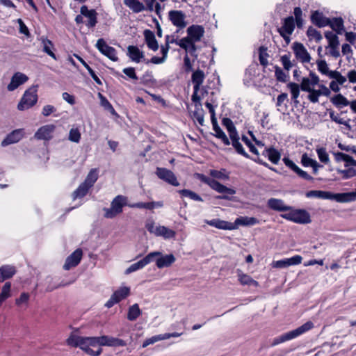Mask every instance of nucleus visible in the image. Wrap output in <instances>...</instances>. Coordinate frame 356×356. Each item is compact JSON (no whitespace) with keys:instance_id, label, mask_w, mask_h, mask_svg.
I'll return each instance as SVG.
<instances>
[{"instance_id":"nucleus-45","label":"nucleus","mask_w":356,"mask_h":356,"mask_svg":"<svg viewBox=\"0 0 356 356\" xmlns=\"http://www.w3.org/2000/svg\"><path fill=\"white\" fill-rule=\"evenodd\" d=\"M307 35L310 40H315L316 42H319L323 39L321 32L313 26H309L308 28L307 31Z\"/></svg>"},{"instance_id":"nucleus-57","label":"nucleus","mask_w":356,"mask_h":356,"mask_svg":"<svg viewBox=\"0 0 356 356\" xmlns=\"http://www.w3.org/2000/svg\"><path fill=\"white\" fill-rule=\"evenodd\" d=\"M346 76H343L339 71L334 70L330 74V78L335 80L340 86L343 85L347 81Z\"/></svg>"},{"instance_id":"nucleus-17","label":"nucleus","mask_w":356,"mask_h":356,"mask_svg":"<svg viewBox=\"0 0 356 356\" xmlns=\"http://www.w3.org/2000/svg\"><path fill=\"white\" fill-rule=\"evenodd\" d=\"M302 258L301 256L295 255L291 258L273 261L272 266L276 268H285L290 266L300 264L302 262Z\"/></svg>"},{"instance_id":"nucleus-29","label":"nucleus","mask_w":356,"mask_h":356,"mask_svg":"<svg viewBox=\"0 0 356 356\" xmlns=\"http://www.w3.org/2000/svg\"><path fill=\"white\" fill-rule=\"evenodd\" d=\"M195 103V110L193 112V118L196 120L200 125L204 126V111L202 108V104L200 103V98L197 97L196 101H193Z\"/></svg>"},{"instance_id":"nucleus-61","label":"nucleus","mask_w":356,"mask_h":356,"mask_svg":"<svg viewBox=\"0 0 356 356\" xmlns=\"http://www.w3.org/2000/svg\"><path fill=\"white\" fill-rule=\"evenodd\" d=\"M314 86L310 82L308 77H303L301 81L300 88L302 90L309 92L313 90Z\"/></svg>"},{"instance_id":"nucleus-58","label":"nucleus","mask_w":356,"mask_h":356,"mask_svg":"<svg viewBox=\"0 0 356 356\" xmlns=\"http://www.w3.org/2000/svg\"><path fill=\"white\" fill-rule=\"evenodd\" d=\"M316 153L319 160L324 163H328L330 161L329 155L326 152V149L323 147L318 148Z\"/></svg>"},{"instance_id":"nucleus-26","label":"nucleus","mask_w":356,"mask_h":356,"mask_svg":"<svg viewBox=\"0 0 356 356\" xmlns=\"http://www.w3.org/2000/svg\"><path fill=\"white\" fill-rule=\"evenodd\" d=\"M283 162L284 164L291 168L293 172H295L299 177L305 179V180H312L313 178L310 176L307 172L300 169L298 165H296L291 159L287 157L283 158Z\"/></svg>"},{"instance_id":"nucleus-38","label":"nucleus","mask_w":356,"mask_h":356,"mask_svg":"<svg viewBox=\"0 0 356 356\" xmlns=\"http://www.w3.org/2000/svg\"><path fill=\"white\" fill-rule=\"evenodd\" d=\"M149 259L150 256H147V254L143 259L131 264L129 268H127L125 270V274L128 275L143 268L145 266L149 264Z\"/></svg>"},{"instance_id":"nucleus-2","label":"nucleus","mask_w":356,"mask_h":356,"mask_svg":"<svg viewBox=\"0 0 356 356\" xmlns=\"http://www.w3.org/2000/svg\"><path fill=\"white\" fill-rule=\"evenodd\" d=\"M313 327L314 323L312 321H307L298 328L274 338L273 339L271 346H275L285 341L292 340L310 330Z\"/></svg>"},{"instance_id":"nucleus-44","label":"nucleus","mask_w":356,"mask_h":356,"mask_svg":"<svg viewBox=\"0 0 356 356\" xmlns=\"http://www.w3.org/2000/svg\"><path fill=\"white\" fill-rule=\"evenodd\" d=\"M232 140V144L238 154L243 155L246 158H250L248 154L244 150L241 143L239 142L238 136H235L232 138H230Z\"/></svg>"},{"instance_id":"nucleus-47","label":"nucleus","mask_w":356,"mask_h":356,"mask_svg":"<svg viewBox=\"0 0 356 356\" xmlns=\"http://www.w3.org/2000/svg\"><path fill=\"white\" fill-rule=\"evenodd\" d=\"M141 314L138 304H134L129 308L127 318L129 321H135Z\"/></svg>"},{"instance_id":"nucleus-8","label":"nucleus","mask_w":356,"mask_h":356,"mask_svg":"<svg viewBox=\"0 0 356 356\" xmlns=\"http://www.w3.org/2000/svg\"><path fill=\"white\" fill-rule=\"evenodd\" d=\"M295 29V20L293 17H288L283 20L282 25L278 29V32L280 35L284 38L286 44H289L291 41L290 36Z\"/></svg>"},{"instance_id":"nucleus-56","label":"nucleus","mask_w":356,"mask_h":356,"mask_svg":"<svg viewBox=\"0 0 356 356\" xmlns=\"http://www.w3.org/2000/svg\"><path fill=\"white\" fill-rule=\"evenodd\" d=\"M288 88L290 89L292 99L294 100V102L298 104V101L297 100L298 97L300 95V86L298 83H289L288 84Z\"/></svg>"},{"instance_id":"nucleus-34","label":"nucleus","mask_w":356,"mask_h":356,"mask_svg":"<svg viewBox=\"0 0 356 356\" xmlns=\"http://www.w3.org/2000/svg\"><path fill=\"white\" fill-rule=\"evenodd\" d=\"M127 55L131 60L136 63H140L142 59H145L144 53L140 51L138 47L130 45L127 47Z\"/></svg>"},{"instance_id":"nucleus-37","label":"nucleus","mask_w":356,"mask_h":356,"mask_svg":"<svg viewBox=\"0 0 356 356\" xmlns=\"http://www.w3.org/2000/svg\"><path fill=\"white\" fill-rule=\"evenodd\" d=\"M124 4L135 13L146 10V6L138 0H124Z\"/></svg>"},{"instance_id":"nucleus-1","label":"nucleus","mask_w":356,"mask_h":356,"mask_svg":"<svg viewBox=\"0 0 356 356\" xmlns=\"http://www.w3.org/2000/svg\"><path fill=\"white\" fill-rule=\"evenodd\" d=\"M67 343L72 347H79L92 356H99L102 351V349L98 347L97 337H82L71 334L67 339Z\"/></svg>"},{"instance_id":"nucleus-10","label":"nucleus","mask_w":356,"mask_h":356,"mask_svg":"<svg viewBox=\"0 0 356 356\" xmlns=\"http://www.w3.org/2000/svg\"><path fill=\"white\" fill-rule=\"evenodd\" d=\"M95 47L102 54L108 57L111 60H118V58L117 56L116 50L113 47L108 46L104 39H99L97 41Z\"/></svg>"},{"instance_id":"nucleus-16","label":"nucleus","mask_w":356,"mask_h":356,"mask_svg":"<svg viewBox=\"0 0 356 356\" xmlns=\"http://www.w3.org/2000/svg\"><path fill=\"white\" fill-rule=\"evenodd\" d=\"M98 341V347L101 346H125L126 342L120 339L110 337V336H101L97 337Z\"/></svg>"},{"instance_id":"nucleus-15","label":"nucleus","mask_w":356,"mask_h":356,"mask_svg":"<svg viewBox=\"0 0 356 356\" xmlns=\"http://www.w3.org/2000/svg\"><path fill=\"white\" fill-rule=\"evenodd\" d=\"M156 175L160 179L164 180L172 186H178L179 185V183L177 181L175 174L170 170L163 168H158L156 170Z\"/></svg>"},{"instance_id":"nucleus-18","label":"nucleus","mask_w":356,"mask_h":356,"mask_svg":"<svg viewBox=\"0 0 356 356\" xmlns=\"http://www.w3.org/2000/svg\"><path fill=\"white\" fill-rule=\"evenodd\" d=\"M310 19L313 24L319 28L327 26L330 23V18L325 16L320 10L312 11Z\"/></svg>"},{"instance_id":"nucleus-33","label":"nucleus","mask_w":356,"mask_h":356,"mask_svg":"<svg viewBox=\"0 0 356 356\" xmlns=\"http://www.w3.org/2000/svg\"><path fill=\"white\" fill-rule=\"evenodd\" d=\"M143 34L148 48L154 51H157L159 49V44L154 32L149 29H146L144 31Z\"/></svg>"},{"instance_id":"nucleus-11","label":"nucleus","mask_w":356,"mask_h":356,"mask_svg":"<svg viewBox=\"0 0 356 356\" xmlns=\"http://www.w3.org/2000/svg\"><path fill=\"white\" fill-rule=\"evenodd\" d=\"M202 181L207 184L212 189L220 193H227L234 195L236 193L235 190L228 188L216 180L202 176Z\"/></svg>"},{"instance_id":"nucleus-3","label":"nucleus","mask_w":356,"mask_h":356,"mask_svg":"<svg viewBox=\"0 0 356 356\" xmlns=\"http://www.w3.org/2000/svg\"><path fill=\"white\" fill-rule=\"evenodd\" d=\"M129 204L127 197L119 195H117L111 202L110 208H104V217L108 219L114 218L122 212L124 206Z\"/></svg>"},{"instance_id":"nucleus-48","label":"nucleus","mask_w":356,"mask_h":356,"mask_svg":"<svg viewBox=\"0 0 356 356\" xmlns=\"http://www.w3.org/2000/svg\"><path fill=\"white\" fill-rule=\"evenodd\" d=\"M268 154V160L272 162L274 164H277L281 159V154L280 152L274 148L273 147H269V152H267Z\"/></svg>"},{"instance_id":"nucleus-6","label":"nucleus","mask_w":356,"mask_h":356,"mask_svg":"<svg viewBox=\"0 0 356 356\" xmlns=\"http://www.w3.org/2000/svg\"><path fill=\"white\" fill-rule=\"evenodd\" d=\"M325 38L327 40V46L325 49L327 50L326 54L337 58L340 56L339 40V37L333 31H327L325 32Z\"/></svg>"},{"instance_id":"nucleus-39","label":"nucleus","mask_w":356,"mask_h":356,"mask_svg":"<svg viewBox=\"0 0 356 356\" xmlns=\"http://www.w3.org/2000/svg\"><path fill=\"white\" fill-rule=\"evenodd\" d=\"M331 102L338 108L347 106L350 104V102L341 94L334 95L331 98Z\"/></svg>"},{"instance_id":"nucleus-12","label":"nucleus","mask_w":356,"mask_h":356,"mask_svg":"<svg viewBox=\"0 0 356 356\" xmlns=\"http://www.w3.org/2000/svg\"><path fill=\"white\" fill-rule=\"evenodd\" d=\"M168 18L172 24L179 29L186 26V15L181 10H170L168 13Z\"/></svg>"},{"instance_id":"nucleus-54","label":"nucleus","mask_w":356,"mask_h":356,"mask_svg":"<svg viewBox=\"0 0 356 356\" xmlns=\"http://www.w3.org/2000/svg\"><path fill=\"white\" fill-rule=\"evenodd\" d=\"M318 70L324 75H327L330 78V74L334 70H330L328 65L325 60H318L316 61Z\"/></svg>"},{"instance_id":"nucleus-46","label":"nucleus","mask_w":356,"mask_h":356,"mask_svg":"<svg viewBox=\"0 0 356 356\" xmlns=\"http://www.w3.org/2000/svg\"><path fill=\"white\" fill-rule=\"evenodd\" d=\"M179 193L182 196L185 197H188L192 200L197 201V202H202V198L196 193L188 190V189H183L179 190Z\"/></svg>"},{"instance_id":"nucleus-28","label":"nucleus","mask_w":356,"mask_h":356,"mask_svg":"<svg viewBox=\"0 0 356 356\" xmlns=\"http://www.w3.org/2000/svg\"><path fill=\"white\" fill-rule=\"evenodd\" d=\"M204 33V29L200 25H192L187 29V37L195 42L200 41Z\"/></svg>"},{"instance_id":"nucleus-32","label":"nucleus","mask_w":356,"mask_h":356,"mask_svg":"<svg viewBox=\"0 0 356 356\" xmlns=\"http://www.w3.org/2000/svg\"><path fill=\"white\" fill-rule=\"evenodd\" d=\"M80 11L83 16L88 18L87 26L88 27H94L97 22L96 11L95 10H88L86 6H83Z\"/></svg>"},{"instance_id":"nucleus-41","label":"nucleus","mask_w":356,"mask_h":356,"mask_svg":"<svg viewBox=\"0 0 356 356\" xmlns=\"http://www.w3.org/2000/svg\"><path fill=\"white\" fill-rule=\"evenodd\" d=\"M98 179V170L96 168L91 169L88 174L85 181L83 182L91 188Z\"/></svg>"},{"instance_id":"nucleus-36","label":"nucleus","mask_w":356,"mask_h":356,"mask_svg":"<svg viewBox=\"0 0 356 356\" xmlns=\"http://www.w3.org/2000/svg\"><path fill=\"white\" fill-rule=\"evenodd\" d=\"M156 231V236L162 237L165 240L174 238L176 236L175 231L163 225H157Z\"/></svg>"},{"instance_id":"nucleus-20","label":"nucleus","mask_w":356,"mask_h":356,"mask_svg":"<svg viewBox=\"0 0 356 356\" xmlns=\"http://www.w3.org/2000/svg\"><path fill=\"white\" fill-rule=\"evenodd\" d=\"M82 254V250L81 249H76L69 257H67L65 260V263L63 265V268L67 270L76 266L81 261Z\"/></svg>"},{"instance_id":"nucleus-42","label":"nucleus","mask_w":356,"mask_h":356,"mask_svg":"<svg viewBox=\"0 0 356 356\" xmlns=\"http://www.w3.org/2000/svg\"><path fill=\"white\" fill-rule=\"evenodd\" d=\"M41 41L43 47V51L47 54L53 59L56 60L57 58L55 54L51 50L53 47V44L51 41L44 37L41 38Z\"/></svg>"},{"instance_id":"nucleus-62","label":"nucleus","mask_w":356,"mask_h":356,"mask_svg":"<svg viewBox=\"0 0 356 356\" xmlns=\"http://www.w3.org/2000/svg\"><path fill=\"white\" fill-rule=\"evenodd\" d=\"M210 175L217 179H227L229 178L228 175L226 173L225 170H212L210 171Z\"/></svg>"},{"instance_id":"nucleus-14","label":"nucleus","mask_w":356,"mask_h":356,"mask_svg":"<svg viewBox=\"0 0 356 356\" xmlns=\"http://www.w3.org/2000/svg\"><path fill=\"white\" fill-rule=\"evenodd\" d=\"M55 129L56 126L54 124L44 125L37 130L34 137L38 140H49L52 138V134Z\"/></svg>"},{"instance_id":"nucleus-22","label":"nucleus","mask_w":356,"mask_h":356,"mask_svg":"<svg viewBox=\"0 0 356 356\" xmlns=\"http://www.w3.org/2000/svg\"><path fill=\"white\" fill-rule=\"evenodd\" d=\"M28 76L22 73L16 72L13 74L11 78L10 83L7 86V89L9 91H13L17 89L20 85L28 81Z\"/></svg>"},{"instance_id":"nucleus-5","label":"nucleus","mask_w":356,"mask_h":356,"mask_svg":"<svg viewBox=\"0 0 356 356\" xmlns=\"http://www.w3.org/2000/svg\"><path fill=\"white\" fill-rule=\"evenodd\" d=\"M38 101L37 86H32L25 91L17 105L19 111H24L33 106Z\"/></svg>"},{"instance_id":"nucleus-21","label":"nucleus","mask_w":356,"mask_h":356,"mask_svg":"<svg viewBox=\"0 0 356 356\" xmlns=\"http://www.w3.org/2000/svg\"><path fill=\"white\" fill-rule=\"evenodd\" d=\"M24 129H15L8 134L7 136L2 140L1 145L5 147L10 144L16 143L24 137Z\"/></svg>"},{"instance_id":"nucleus-31","label":"nucleus","mask_w":356,"mask_h":356,"mask_svg":"<svg viewBox=\"0 0 356 356\" xmlns=\"http://www.w3.org/2000/svg\"><path fill=\"white\" fill-rule=\"evenodd\" d=\"M259 222V220L254 217L241 216L235 220L233 225L234 229H236L239 226H252L258 224Z\"/></svg>"},{"instance_id":"nucleus-64","label":"nucleus","mask_w":356,"mask_h":356,"mask_svg":"<svg viewBox=\"0 0 356 356\" xmlns=\"http://www.w3.org/2000/svg\"><path fill=\"white\" fill-rule=\"evenodd\" d=\"M192 40H191L188 37H185L181 38L179 40H175V43H176L177 45H179L181 48L185 49L186 51L188 49V46L191 43Z\"/></svg>"},{"instance_id":"nucleus-25","label":"nucleus","mask_w":356,"mask_h":356,"mask_svg":"<svg viewBox=\"0 0 356 356\" xmlns=\"http://www.w3.org/2000/svg\"><path fill=\"white\" fill-rule=\"evenodd\" d=\"M283 162L284 164L291 168L293 172H295L299 177L305 179V180H312L313 178L310 176L307 172L300 169L298 165H296L291 159L287 157L283 158Z\"/></svg>"},{"instance_id":"nucleus-53","label":"nucleus","mask_w":356,"mask_h":356,"mask_svg":"<svg viewBox=\"0 0 356 356\" xmlns=\"http://www.w3.org/2000/svg\"><path fill=\"white\" fill-rule=\"evenodd\" d=\"M75 57L83 64V65L87 69V71H88L89 74H90V76H92V78L93 79V80L98 84V85H102V83L101 81V80L99 79V77L96 75L95 72H94V70L85 62V60L81 58L78 55H74Z\"/></svg>"},{"instance_id":"nucleus-23","label":"nucleus","mask_w":356,"mask_h":356,"mask_svg":"<svg viewBox=\"0 0 356 356\" xmlns=\"http://www.w3.org/2000/svg\"><path fill=\"white\" fill-rule=\"evenodd\" d=\"M204 222L207 225L214 227L219 229L223 230H234L233 222L220 220L219 218H215L212 220H205Z\"/></svg>"},{"instance_id":"nucleus-52","label":"nucleus","mask_w":356,"mask_h":356,"mask_svg":"<svg viewBox=\"0 0 356 356\" xmlns=\"http://www.w3.org/2000/svg\"><path fill=\"white\" fill-rule=\"evenodd\" d=\"M223 125L227 128L230 138H232L235 136H238L236 128L232 122V121L229 118H224L222 120Z\"/></svg>"},{"instance_id":"nucleus-30","label":"nucleus","mask_w":356,"mask_h":356,"mask_svg":"<svg viewBox=\"0 0 356 356\" xmlns=\"http://www.w3.org/2000/svg\"><path fill=\"white\" fill-rule=\"evenodd\" d=\"M327 26L335 32L334 34L337 35H342L345 32L344 21L341 17L330 18V23Z\"/></svg>"},{"instance_id":"nucleus-24","label":"nucleus","mask_w":356,"mask_h":356,"mask_svg":"<svg viewBox=\"0 0 356 356\" xmlns=\"http://www.w3.org/2000/svg\"><path fill=\"white\" fill-rule=\"evenodd\" d=\"M283 162L284 164L291 168L293 172H295L299 177L305 179V180H312L313 178L310 176L307 172L300 169L298 165H296L291 159L287 157L283 158Z\"/></svg>"},{"instance_id":"nucleus-50","label":"nucleus","mask_w":356,"mask_h":356,"mask_svg":"<svg viewBox=\"0 0 356 356\" xmlns=\"http://www.w3.org/2000/svg\"><path fill=\"white\" fill-rule=\"evenodd\" d=\"M249 149H250V151L253 153L254 154H255L257 158L254 159V161H256L257 163H259V164H261L263 165H264L265 167H267L270 170H273V171H275L276 172V170L274 168H272V167H270L269 166V164L265 161H264L260 157H259V149L253 145L252 144L250 147H249Z\"/></svg>"},{"instance_id":"nucleus-35","label":"nucleus","mask_w":356,"mask_h":356,"mask_svg":"<svg viewBox=\"0 0 356 356\" xmlns=\"http://www.w3.org/2000/svg\"><path fill=\"white\" fill-rule=\"evenodd\" d=\"M268 206L271 209L277 211H285L291 210V207L286 205L283 200L280 199H269L268 201Z\"/></svg>"},{"instance_id":"nucleus-27","label":"nucleus","mask_w":356,"mask_h":356,"mask_svg":"<svg viewBox=\"0 0 356 356\" xmlns=\"http://www.w3.org/2000/svg\"><path fill=\"white\" fill-rule=\"evenodd\" d=\"M283 162L284 164L291 168L293 172H295L299 177L305 179V180H312L313 178L310 176L307 172L300 169L298 165H296L291 159L287 157L283 158Z\"/></svg>"},{"instance_id":"nucleus-60","label":"nucleus","mask_w":356,"mask_h":356,"mask_svg":"<svg viewBox=\"0 0 356 356\" xmlns=\"http://www.w3.org/2000/svg\"><path fill=\"white\" fill-rule=\"evenodd\" d=\"M275 75L277 81L285 83L288 75L278 66L275 67Z\"/></svg>"},{"instance_id":"nucleus-55","label":"nucleus","mask_w":356,"mask_h":356,"mask_svg":"<svg viewBox=\"0 0 356 356\" xmlns=\"http://www.w3.org/2000/svg\"><path fill=\"white\" fill-rule=\"evenodd\" d=\"M81 132L77 127H72L69 131L68 140L71 142L79 143L81 140Z\"/></svg>"},{"instance_id":"nucleus-51","label":"nucleus","mask_w":356,"mask_h":356,"mask_svg":"<svg viewBox=\"0 0 356 356\" xmlns=\"http://www.w3.org/2000/svg\"><path fill=\"white\" fill-rule=\"evenodd\" d=\"M90 188L86 185L84 183L81 184L77 189L74 191L72 194L73 199L81 198L84 197Z\"/></svg>"},{"instance_id":"nucleus-19","label":"nucleus","mask_w":356,"mask_h":356,"mask_svg":"<svg viewBox=\"0 0 356 356\" xmlns=\"http://www.w3.org/2000/svg\"><path fill=\"white\" fill-rule=\"evenodd\" d=\"M204 79V73L202 70H198L193 72L192 74V81L194 84L193 94L192 95V101H196L197 99V92L200 90V86Z\"/></svg>"},{"instance_id":"nucleus-13","label":"nucleus","mask_w":356,"mask_h":356,"mask_svg":"<svg viewBox=\"0 0 356 356\" xmlns=\"http://www.w3.org/2000/svg\"><path fill=\"white\" fill-rule=\"evenodd\" d=\"M293 50L296 58L301 63H309L311 61V56L302 43L294 42L293 44Z\"/></svg>"},{"instance_id":"nucleus-49","label":"nucleus","mask_w":356,"mask_h":356,"mask_svg":"<svg viewBox=\"0 0 356 356\" xmlns=\"http://www.w3.org/2000/svg\"><path fill=\"white\" fill-rule=\"evenodd\" d=\"M30 299V294L29 293L23 292L20 294L19 297L15 300V304L19 307H27Z\"/></svg>"},{"instance_id":"nucleus-9","label":"nucleus","mask_w":356,"mask_h":356,"mask_svg":"<svg viewBox=\"0 0 356 356\" xmlns=\"http://www.w3.org/2000/svg\"><path fill=\"white\" fill-rule=\"evenodd\" d=\"M343 193L334 194L329 191L313 190L306 193L307 197H316L323 200H335L339 202H344Z\"/></svg>"},{"instance_id":"nucleus-63","label":"nucleus","mask_w":356,"mask_h":356,"mask_svg":"<svg viewBox=\"0 0 356 356\" xmlns=\"http://www.w3.org/2000/svg\"><path fill=\"white\" fill-rule=\"evenodd\" d=\"M308 99L312 103L318 102V98L321 95V91L320 90H312L309 91Z\"/></svg>"},{"instance_id":"nucleus-4","label":"nucleus","mask_w":356,"mask_h":356,"mask_svg":"<svg viewBox=\"0 0 356 356\" xmlns=\"http://www.w3.org/2000/svg\"><path fill=\"white\" fill-rule=\"evenodd\" d=\"M147 256H150L149 263L155 261L156 267L160 269L171 266L176 261L172 254H163L159 251L149 252Z\"/></svg>"},{"instance_id":"nucleus-43","label":"nucleus","mask_w":356,"mask_h":356,"mask_svg":"<svg viewBox=\"0 0 356 356\" xmlns=\"http://www.w3.org/2000/svg\"><path fill=\"white\" fill-rule=\"evenodd\" d=\"M130 293V289L127 286L120 287L119 289L115 291L112 296L119 302L122 299L127 298Z\"/></svg>"},{"instance_id":"nucleus-7","label":"nucleus","mask_w":356,"mask_h":356,"mask_svg":"<svg viewBox=\"0 0 356 356\" xmlns=\"http://www.w3.org/2000/svg\"><path fill=\"white\" fill-rule=\"evenodd\" d=\"M282 217L299 224H307L311 222L310 214L305 209L289 210V212L282 214Z\"/></svg>"},{"instance_id":"nucleus-59","label":"nucleus","mask_w":356,"mask_h":356,"mask_svg":"<svg viewBox=\"0 0 356 356\" xmlns=\"http://www.w3.org/2000/svg\"><path fill=\"white\" fill-rule=\"evenodd\" d=\"M165 340V337H163V334L153 336L150 338L147 339L143 343V347L145 348L150 344H153L159 341Z\"/></svg>"},{"instance_id":"nucleus-40","label":"nucleus","mask_w":356,"mask_h":356,"mask_svg":"<svg viewBox=\"0 0 356 356\" xmlns=\"http://www.w3.org/2000/svg\"><path fill=\"white\" fill-rule=\"evenodd\" d=\"M238 281L242 285H253L254 286H258L259 283L253 280L250 275L243 273L242 272H239L238 273Z\"/></svg>"}]
</instances>
